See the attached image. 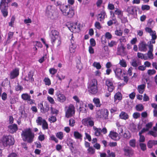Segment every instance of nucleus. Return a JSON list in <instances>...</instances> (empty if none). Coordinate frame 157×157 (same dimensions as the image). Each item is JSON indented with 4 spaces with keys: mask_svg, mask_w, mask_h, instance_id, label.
Returning a JSON list of instances; mask_svg holds the SVG:
<instances>
[{
    "mask_svg": "<svg viewBox=\"0 0 157 157\" xmlns=\"http://www.w3.org/2000/svg\"><path fill=\"white\" fill-rule=\"evenodd\" d=\"M59 9L63 14L68 17H72L75 14V12L72 7L69 5H61Z\"/></svg>",
    "mask_w": 157,
    "mask_h": 157,
    "instance_id": "obj_1",
    "label": "nucleus"
},
{
    "mask_svg": "<svg viewBox=\"0 0 157 157\" xmlns=\"http://www.w3.org/2000/svg\"><path fill=\"white\" fill-rule=\"evenodd\" d=\"M21 136L24 141H26L29 143H31L34 137V134L32 132L30 128L27 129L23 131Z\"/></svg>",
    "mask_w": 157,
    "mask_h": 157,
    "instance_id": "obj_2",
    "label": "nucleus"
},
{
    "mask_svg": "<svg viewBox=\"0 0 157 157\" xmlns=\"http://www.w3.org/2000/svg\"><path fill=\"white\" fill-rule=\"evenodd\" d=\"M98 83L96 79H92L89 80L88 83V91L92 94H95L98 92Z\"/></svg>",
    "mask_w": 157,
    "mask_h": 157,
    "instance_id": "obj_3",
    "label": "nucleus"
},
{
    "mask_svg": "<svg viewBox=\"0 0 157 157\" xmlns=\"http://www.w3.org/2000/svg\"><path fill=\"white\" fill-rule=\"evenodd\" d=\"M1 142L5 147L13 145L14 143V138L11 136H4L1 140Z\"/></svg>",
    "mask_w": 157,
    "mask_h": 157,
    "instance_id": "obj_4",
    "label": "nucleus"
},
{
    "mask_svg": "<svg viewBox=\"0 0 157 157\" xmlns=\"http://www.w3.org/2000/svg\"><path fill=\"white\" fill-rule=\"evenodd\" d=\"M75 113V108L72 104H70L68 107L66 111V117L67 118L71 117L73 116Z\"/></svg>",
    "mask_w": 157,
    "mask_h": 157,
    "instance_id": "obj_5",
    "label": "nucleus"
},
{
    "mask_svg": "<svg viewBox=\"0 0 157 157\" xmlns=\"http://www.w3.org/2000/svg\"><path fill=\"white\" fill-rule=\"evenodd\" d=\"M98 118L106 119L108 115V111L106 109H102L98 111L97 113Z\"/></svg>",
    "mask_w": 157,
    "mask_h": 157,
    "instance_id": "obj_6",
    "label": "nucleus"
},
{
    "mask_svg": "<svg viewBox=\"0 0 157 157\" xmlns=\"http://www.w3.org/2000/svg\"><path fill=\"white\" fill-rule=\"evenodd\" d=\"M69 29L72 32H78L80 30V24H78L77 23L72 24L70 26L68 27Z\"/></svg>",
    "mask_w": 157,
    "mask_h": 157,
    "instance_id": "obj_7",
    "label": "nucleus"
},
{
    "mask_svg": "<svg viewBox=\"0 0 157 157\" xmlns=\"http://www.w3.org/2000/svg\"><path fill=\"white\" fill-rule=\"evenodd\" d=\"M123 151L124 155L127 156H131L133 154V150L128 146L124 147L123 148Z\"/></svg>",
    "mask_w": 157,
    "mask_h": 157,
    "instance_id": "obj_8",
    "label": "nucleus"
},
{
    "mask_svg": "<svg viewBox=\"0 0 157 157\" xmlns=\"http://www.w3.org/2000/svg\"><path fill=\"white\" fill-rule=\"evenodd\" d=\"M109 136L111 139L115 141L119 140L121 138L120 136L117 133L112 131L110 132Z\"/></svg>",
    "mask_w": 157,
    "mask_h": 157,
    "instance_id": "obj_9",
    "label": "nucleus"
},
{
    "mask_svg": "<svg viewBox=\"0 0 157 157\" xmlns=\"http://www.w3.org/2000/svg\"><path fill=\"white\" fill-rule=\"evenodd\" d=\"M59 32L56 30H52L51 31V34L50 36L51 39V41L53 44L59 37Z\"/></svg>",
    "mask_w": 157,
    "mask_h": 157,
    "instance_id": "obj_10",
    "label": "nucleus"
},
{
    "mask_svg": "<svg viewBox=\"0 0 157 157\" xmlns=\"http://www.w3.org/2000/svg\"><path fill=\"white\" fill-rule=\"evenodd\" d=\"M105 84L107 86L108 90L109 92H112L114 89V86L113 82L109 79L106 80Z\"/></svg>",
    "mask_w": 157,
    "mask_h": 157,
    "instance_id": "obj_11",
    "label": "nucleus"
},
{
    "mask_svg": "<svg viewBox=\"0 0 157 157\" xmlns=\"http://www.w3.org/2000/svg\"><path fill=\"white\" fill-rule=\"evenodd\" d=\"M8 130L11 133H13L16 132L18 130V127L17 124H13L8 126Z\"/></svg>",
    "mask_w": 157,
    "mask_h": 157,
    "instance_id": "obj_12",
    "label": "nucleus"
},
{
    "mask_svg": "<svg viewBox=\"0 0 157 157\" xmlns=\"http://www.w3.org/2000/svg\"><path fill=\"white\" fill-rule=\"evenodd\" d=\"M33 72L32 71H30L28 75L23 79L29 82H33L34 81V79L33 77Z\"/></svg>",
    "mask_w": 157,
    "mask_h": 157,
    "instance_id": "obj_13",
    "label": "nucleus"
},
{
    "mask_svg": "<svg viewBox=\"0 0 157 157\" xmlns=\"http://www.w3.org/2000/svg\"><path fill=\"white\" fill-rule=\"evenodd\" d=\"M19 70L17 69H15L10 72V78L13 79L17 77L19 75Z\"/></svg>",
    "mask_w": 157,
    "mask_h": 157,
    "instance_id": "obj_14",
    "label": "nucleus"
},
{
    "mask_svg": "<svg viewBox=\"0 0 157 157\" xmlns=\"http://www.w3.org/2000/svg\"><path fill=\"white\" fill-rule=\"evenodd\" d=\"M7 6H0V9L3 16L5 17H6L8 14Z\"/></svg>",
    "mask_w": 157,
    "mask_h": 157,
    "instance_id": "obj_15",
    "label": "nucleus"
},
{
    "mask_svg": "<svg viewBox=\"0 0 157 157\" xmlns=\"http://www.w3.org/2000/svg\"><path fill=\"white\" fill-rule=\"evenodd\" d=\"M105 16H106V15L105 12L104 11H102L98 15L97 19L98 20L100 21H102L105 19Z\"/></svg>",
    "mask_w": 157,
    "mask_h": 157,
    "instance_id": "obj_16",
    "label": "nucleus"
},
{
    "mask_svg": "<svg viewBox=\"0 0 157 157\" xmlns=\"http://www.w3.org/2000/svg\"><path fill=\"white\" fill-rule=\"evenodd\" d=\"M126 11L128 13V15L130 14H134L136 12L135 7L133 6L128 7Z\"/></svg>",
    "mask_w": 157,
    "mask_h": 157,
    "instance_id": "obj_17",
    "label": "nucleus"
},
{
    "mask_svg": "<svg viewBox=\"0 0 157 157\" xmlns=\"http://www.w3.org/2000/svg\"><path fill=\"white\" fill-rule=\"evenodd\" d=\"M120 119L126 120L128 119L129 118V116L128 113L122 111L119 115Z\"/></svg>",
    "mask_w": 157,
    "mask_h": 157,
    "instance_id": "obj_18",
    "label": "nucleus"
},
{
    "mask_svg": "<svg viewBox=\"0 0 157 157\" xmlns=\"http://www.w3.org/2000/svg\"><path fill=\"white\" fill-rule=\"evenodd\" d=\"M57 100L61 102H63L66 99L65 96L63 94L57 93L56 94Z\"/></svg>",
    "mask_w": 157,
    "mask_h": 157,
    "instance_id": "obj_19",
    "label": "nucleus"
},
{
    "mask_svg": "<svg viewBox=\"0 0 157 157\" xmlns=\"http://www.w3.org/2000/svg\"><path fill=\"white\" fill-rule=\"evenodd\" d=\"M153 125V123L152 122H148L146 124V128H144L141 131L144 132H147L152 128Z\"/></svg>",
    "mask_w": 157,
    "mask_h": 157,
    "instance_id": "obj_20",
    "label": "nucleus"
},
{
    "mask_svg": "<svg viewBox=\"0 0 157 157\" xmlns=\"http://www.w3.org/2000/svg\"><path fill=\"white\" fill-rule=\"evenodd\" d=\"M157 145V140H149L147 143V146L148 148H151L153 146Z\"/></svg>",
    "mask_w": 157,
    "mask_h": 157,
    "instance_id": "obj_21",
    "label": "nucleus"
},
{
    "mask_svg": "<svg viewBox=\"0 0 157 157\" xmlns=\"http://www.w3.org/2000/svg\"><path fill=\"white\" fill-rule=\"evenodd\" d=\"M53 12L52 6H48L47 8L46 13L49 16H53Z\"/></svg>",
    "mask_w": 157,
    "mask_h": 157,
    "instance_id": "obj_22",
    "label": "nucleus"
},
{
    "mask_svg": "<svg viewBox=\"0 0 157 157\" xmlns=\"http://www.w3.org/2000/svg\"><path fill=\"white\" fill-rule=\"evenodd\" d=\"M92 118L91 117H88L83 119L82 121V124L86 126H88Z\"/></svg>",
    "mask_w": 157,
    "mask_h": 157,
    "instance_id": "obj_23",
    "label": "nucleus"
},
{
    "mask_svg": "<svg viewBox=\"0 0 157 157\" xmlns=\"http://www.w3.org/2000/svg\"><path fill=\"white\" fill-rule=\"evenodd\" d=\"M116 76L118 78H121L122 73V70L120 68H117L114 70Z\"/></svg>",
    "mask_w": 157,
    "mask_h": 157,
    "instance_id": "obj_24",
    "label": "nucleus"
},
{
    "mask_svg": "<svg viewBox=\"0 0 157 157\" xmlns=\"http://www.w3.org/2000/svg\"><path fill=\"white\" fill-rule=\"evenodd\" d=\"M145 86V85L144 84L139 85L138 86L137 89L139 93L142 94L143 93L144 91Z\"/></svg>",
    "mask_w": 157,
    "mask_h": 157,
    "instance_id": "obj_25",
    "label": "nucleus"
},
{
    "mask_svg": "<svg viewBox=\"0 0 157 157\" xmlns=\"http://www.w3.org/2000/svg\"><path fill=\"white\" fill-rule=\"evenodd\" d=\"M12 0H2L0 4V6L8 7L9 3L11 2Z\"/></svg>",
    "mask_w": 157,
    "mask_h": 157,
    "instance_id": "obj_26",
    "label": "nucleus"
},
{
    "mask_svg": "<svg viewBox=\"0 0 157 157\" xmlns=\"http://www.w3.org/2000/svg\"><path fill=\"white\" fill-rule=\"evenodd\" d=\"M147 44L143 43H140L139 47V49L141 51L145 52L147 49L146 48Z\"/></svg>",
    "mask_w": 157,
    "mask_h": 157,
    "instance_id": "obj_27",
    "label": "nucleus"
},
{
    "mask_svg": "<svg viewBox=\"0 0 157 157\" xmlns=\"http://www.w3.org/2000/svg\"><path fill=\"white\" fill-rule=\"evenodd\" d=\"M144 132L141 131H140L139 133V135L140 136L139 141L140 143H143L145 142V138L143 135H142V134L144 133Z\"/></svg>",
    "mask_w": 157,
    "mask_h": 157,
    "instance_id": "obj_28",
    "label": "nucleus"
},
{
    "mask_svg": "<svg viewBox=\"0 0 157 157\" xmlns=\"http://www.w3.org/2000/svg\"><path fill=\"white\" fill-rule=\"evenodd\" d=\"M93 129L94 131L95 135L99 136L100 135L101 132V129L100 128H98L95 126H93Z\"/></svg>",
    "mask_w": 157,
    "mask_h": 157,
    "instance_id": "obj_29",
    "label": "nucleus"
},
{
    "mask_svg": "<svg viewBox=\"0 0 157 157\" xmlns=\"http://www.w3.org/2000/svg\"><path fill=\"white\" fill-rule=\"evenodd\" d=\"M13 33L11 32H9L8 33V38L6 43L7 44L10 43L11 42V39L13 37Z\"/></svg>",
    "mask_w": 157,
    "mask_h": 157,
    "instance_id": "obj_30",
    "label": "nucleus"
},
{
    "mask_svg": "<svg viewBox=\"0 0 157 157\" xmlns=\"http://www.w3.org/2000/svg\"><path fill=\"white\" fill-rule=\"evenodd\" d=\"M72 38L71 40V44L70 46L69 51L71 53H74L75 52V49L76 46L74 43H72Z\"/></svg>",
    "mask_w": 157,
    "mask_h": 157,
    "instance_id": "obj_31",
    "label": "nucleus"
},
{
    "mask_svg": "<svg viewBox=\"0 0 157 157\" xmlns=\"http://www.w3.org/2000/svg\"><path fill=\"white\" fill-rule=\"evenodd\" d=\"M125 48L123 46L121 45L117 49V54L118 55H121L124 53Z\"/></svg>",
    "mask_w": 157,
    "mask_h": 157,
    "instance_id": "obj_32",
    "label": "nucleus"
},
{
    "mask_svg": "<svg viewBox=\"0 0 157 157\" xmlns=\"http://www.w3.org/2000/svg\"><path fill=\"white\" fill-rule=\"evenodd\" d=\"M93 102L96 107H100L101 105L100 100L98 98H94L93 99Z\"/></svg>",
    "mask_w": 157,
    "mask_h": 157,
    "instance_id": "obj_33",
    "label": "nucleus"
},
{
    "mask_svg": "<svg viewBox=\"0 0 157 157\" xmlns=\"http://www.w3.org/2000/svg\"><path fill=\"white\" fill-rule=\"evenodd\" d=\"M74 136L76 139L81 140L82 139V135L78 132L75 131L74 132Z\"/></svg>",
    "mask_w": 157,
    "mask_h": 157,
    "instance_id": "obj_34",
    "label": "nucleus"
},
{
    "mask_svg": "<svg viewBox=\"0 0 157 157\" xmlns=\"http://www.w3.org/2000/svg\"><path fill=\"white\" fill-rule=\"evenodd\" d=\"M21 98L23 100L28 101L30 100L31 96L27 94H23L21 95Z\"/></svg>",
    "mask_w": 157,
    "mask_h": 157,
    "instance_id": "obj_35",
    "label": "nucleus"
},
{
    "mask_svg": "<svg viewBox=\"0 0 157 157\" xmlns=\"http://www.w3.org/2000/svg\"><path fill=\"white\" fill-rule=\"evenodd\" d=\"M129 143L131 147L135 148L136 146V140L135 139H132L129 141Z\"/></svg>",
    "mask_w": 157,
    "mask_h": 157,
    "instance_id": "obj_36",
    "label": "nucleus"
},
{
    "mask_svg": "<svg viewBox=\"0 0 157 157\" xmlns=\"http://www.w3.org/2000/svg\"><path fill=\"white\" fill-rule=\"evenodd\" d=\"M119 64L122 67H127V63L126 62L124 59L120 60Z\"/></svg>",
    "mask_w": 157,
    "mask_h": 157,
    "instance_id": "obj_37",
    "label": "nucleus"
},
{
    "mask_svg": "<svg viewBox=\"0 0 157 157\" xmlns=\"http://www.w3.org/2000/svg\"><path fill=\"white\" fill-rule=\"evenodd\" d=\"M45 120L43 119L41 117H39L36 120V122L38 124L41 125Z\"/></svg>",
    "mask_w": 157,
    "mask_h": 157,
    "instance_id": "obj_38",
    "label": "nucleus"
},
{
    "mask_svg": "<svg viewBox=\"0 0 157 157\" xmlns=\"http://www.w3.org/2000/svg\"><path fill=\"white\" fill-rule=\"evenodd\" d=\"M136 108L137 111H141L144 109V107L142 104H140L136 105Z\"/></svg>",
    "mask_w": 157,
    "mask_h": 157,
    "instance_id": "obj_39",
    "label": "nucleus"
},
{
    "mask_svg": "<svg viewBox=\"0 0 157 157\" xmlns=\"http://www.w3.org/2000/svg\"><path fill=\"white\" fill-rule=\"evenodd\" d=\"M122 99V96L121 94L119 92L117 93L114 96L115 100H121Z\"/></svg>",
    "mask_w": 157,
    "mask_h": 157,
    "instance_id": "obj_40",
    "label": "nucleus"
},
{
    "mask_svg": "<svg viewBox=\"0 0 157 157\" xmlns=\"http://www.w3.org/2000/svg\"><path fill=\"white\" fill-rule=\"evenodd\" d=\"M156 71L154 69H149L147 71V73L148 75L151 76L155 74Z\"/></svg>",
    "mask_w": 157,
    "mask_h": 157,
    "instance_id": "obj_41",
    "label": "nucleus"
},
{
    "mask_svg": "<svg viewBox=\"0 0 157 157\" xmlns=\"http://www.w3.org/2000/svg\"><path fill=\"white\" fill-rule=\"evenodd\" d=\"M147 134L153 136L154 137H157V133L156 132L152 130H150L147 133Z\"/></svg>",
    "mask_w": 157,
    "mask_h": 157,
    "instance_id": "obj_42",
    "label": "nucleus"
},
{
    "mask_svg": "<svg viewBox=\"0 0 157 157\" xmlns=\"http://www.w3.org/2000/svg\"><path fill=\"white\" fill-rule=\"evenodd\" d=\"M93 66L98 69H100L101 68V66L99 63L94 62L93 63Z\"/></svg>",
    "mask_w": 157,
    "mask_h": 157,
    "instance_id": "obj_43",
    "label": "nucleus"
},
{
    "mask_svg": "<svg viewBox=\"0 0 157 157\" xmlns=\"http://www.w3.org/2000/svg\"><path fill=\"white\" fill-rule=\"evenodd\" d=\"M56 136L59 139L62 140L63 137V133L61 132H58L56 133Z\"/></svg>",
    "mask_w": 157,
    "mask_h": 157,
    "instance_id": "obj_44",
    "label": "nucleus"
},
{
    "mask_svg": "<svg viewBox=\"0 0 157 157\" xmlns=\"http://www.w3.org/2000/svg\"><path fill=\"white\" fill-rule=\"evenodd\" d=\"M150 9V6L148 5H143L141 6V10H148Z\"/></svg>",
    "mask_w": 157,
    "mask_h": 157,
    "instance_id": "obj_45",
    "label": "nucleus"
},
{
    "mask_svg": "<svg viewBox=\"0 0 157 157\" xmlns=\"http://www.w3.org/2000/svg\"><path fill=\"white\" fill-rule=\"evenodd\" d=\"M141 150L143 151H144L146 149V144L143 143H140L139 144Z\"/></svg>",
    "mask_w": 157,
    "mask_h": 157,
    "instance_id": "obj_46",
    "label": "nucleus"
},
{
    "mask_svg": "<svg viewBox=\"0 0 157 157\" xmlns=\"http://www.w3.org/2000/svg\"><path fill=\"white\" fill-rule=\"evenodd\" d=\"M44 81L46 85L49 86L51 84L50 80L48 78H45L44 79Z\"/></svg>",
    "mask_w": 157,
    "mask_h": 157,
    "instance_id": "obj_47",
    "label": "nucleus"
},
{
    "mask_svg": "<svg viewBox=\"0 0 157 157\" xmlns=\"http://www.w3.org/2000/svg\"><path fill=\"white\" fill-rule=\"evenodd\" d=\"M116 19H113L112 20H110L107 22V24L109 26L112 25L113 23H116Z\"/></svg>",
    "mask_w": 157,
    "mask_h": 157,
    "instance_id": "obj_48",
    "label": "nucleus"
},
{
    "mask_svg": "<svg viewBox=\"0 0 157 157\" xmlns=\"http://www.w3.org/2000/svg\"><path fill=\"white\" fill-rule=\"evenodd\" d=\"M115 33L116 35L120 36H121L123 33L122 31L121 30H116L115 31Z\"/></svg>",
    "mask_w": 157,
    "mask_h": 157,
    "instance_id": "obj_49",
    "label": "nucleus"
},
{
    "mask_svg": "<svg viewBox=\"0 0 157 157\" xmlns=\"http://www.w3.org/2000/svg\"><path fill=\"white\" fill-rule=\"evenodd\" d=\"M75 121L74 119L71 118L70 119L69 121V124L70 126L71 127L75 125Z\"/></svg>",
    "mask_w": 157,
    "mask_h": 157,
    "instance_id": "obj_50",
    "label": "nucleus"
},
{
    "mask_svg": "<svg viewBox=\"0 0 157 157\" xmlns=\"http://www.w3.org/2000/svg\"><path fill=\"white\" fill-rule=\"evenodd\" d=\"M95 27L98 29H100L101 28L100 23L98 21H96L94 24Z\"/></svg>",
    "mask_w": 157,
    "mask_h": 157,
    "instance_id": "obj_51",
    "label": "nucleus"
},
{
    "mask_svg": "<svg viewBox=\"0 0 157 157\" xmlns=\"http://www.w3.org/2000/svg\"><path fill=\"white\" fill-rule=\"evenodd\" d=\"M140 117V114L138 112L134 113L133 114V117L134 119H137Z\"/></svg>",
    "mask_w": 157,
    "mask_h": 157,
    "instance_id": "obj_52",
    "label": "nucleus"
},
{
    "mask_svg": "<svg viewBox=\"0 0 157 157\" xmlns=\"http://www.w3.org/2000/svg\"><path fill=\"white\" fill-rule=\"evenodd\" d=\"M42 125V128L44 129H47L48 128V124L45 121H44Z\"/></svg>",
    "mask_w": 157,
    "mask_h": 157,
    "instance_id": "obj_53",
    "label": "nucleus"
},
{
    "mask_svg": "<svg viewBox=\"0 0 157 157\" xmlns=\"http://www.w3.org/2000/svg\"><path fill=\"white\" fill-rule=\"evenodd\" d=\"M38 107L40 109L41 112L44 113V108L42 103H41L38 105Z\"/></svg>",
    "mask_w": 157,
    "mask_h": 157,
    "instance_id": "obj_54",
    "label": "nucleus"
},
{
    "mask_svg": "<svg viewBox=\"0 0 157 157\" xmlns=\"http://www.w3.org/2000/svg\"><path fill=\"white\" fill-rule=\"evenodd\" d=\"M105 37L108 39H110L112 38V35L109 32H107L105 34Z\"/></svg>",
    "mask_w": 157,
    "mask_h": 157,
    "instance_id": "obj_55",
    "label": "nucleus"
},
{
    "mask_svg": "<svg viewBox=\"0 0 157 157\" xmlns=\"http://www.w3.org/2000/svg\"><path fill=\"white\" fill-rule=\"evenodd\" d=\"M47 99L52 104H54L55 103V101L53 98L50 96H48L47 97Z\"/></svg>",
    "mask_w": 157,
    "mask_h": 157,
    "instance_id": "obj_56",
    "label": "nucleus"
},
{
    "mask_svg": "<svg viewBox=\"0 0 157 157\" xmlns=\"http://www.w3.org/2000/svg\"><path fill=\"white\" fill-rule=\"evenodd\" d=\"M91 46L94 47L96 43L95 40L93 38H91L90 40Z\"/></svg>",
    "mask_w": 157,
    "mask_h": 157,
    "instance_id": "obj_57",
    "label": "nucleus"
},
{
    "mask_svg": "<svg viewBox=\"0 0 157 157\" xmlns=\"http://www.w3.org/2000/svg\"><path fill=\"white\" fill-rule=\"evenodd\" d=\"M137 56L139 58L141 59H144L145 60L146 59L144 56V55L142 53L138 52L137 53Z\"/></svg>",
    "mask_w": 157,
    "mask_h": 157,
    "instance_id": "obj_58",
    "label": "nucleus"
},
{
    "mask_svg": "<svg viewBox=\"0 0 157 157\" xmlns=\"http://www.w3.org/2000/svg\"><path fill=\"white\" fill-rule=\"evenodd\" d=\"M152 52L148 51L147 53L148 57L151 59H153L154 58L153 55L152 53Z\"/></svg>",
    "mask_w": 157,
    "mask_h": 157,
    "instance_id": "obj_59",
    "label": "nucleus"
},
{
    "mask_svg": "<svg viewBox=\"0 0 157 157\" xmlns=\"http://www.w3.org/2000/svg\"><path fill=\"white\" fill-rule=\"evenodd\" d=\"M117 44V42L114 41H112L110 42L109 43L108 45L110 47H112L113 46L116 45Z\"/></svg>",
    "mask_w": 157,
    "mask_h": 157,
    "instance_id": "obj_60",
    "label": "nucleus"
},
{
    "mask_svg": "<svg viewBox=\"0 0 157 157\" xmlns=\"http://www.w3.org/2000/svg\"><path fill=\"white\" fill-rule=\"evenodd\" d=\"M49 71L50 73L52 75L55 74L57 71V70H56L53 68H50L49 69Z\"/></svg>",
    "mask_w": 157,
    "mask_h": 157,
    "instance_id": "obj_61",
    "label": "nucleus"
},
{
    "mask_svg": "<svg viewBox=\"0 0 157 157\" xmlns=\"http://www.w3.org/2000/svg\"><path fill=\"white\" fill-rule=\"evenodd\" d=\"M149 100V97L146 94L144 95L143 101H148Z\"/></svg>",
    "mask_w": 157,
    "mask_h": 157,
    "instance_id": "obj_62",
    "label": "nucleus"
},
{
    "mask_svg": "<svg viewBox=\"0 0 157 157\" xmlns=\"http://www.w3.org/2000/svg\"><path fill=\"white\" fill-rule=\"evenodd\" d=\"M115 14H117L118 15H122L123 14V13L121 11L118 9H117L115 10Z\"/></svg>",
    "mask_w": 157,
    "mask_h": 157,
    "instance_id": "obj_63",
    "label": "nucleus"
},
{
    "mask_svg": "<svg viewBox=\"0 0 157 157\" xmlns=\"http://www.w3.org/2000/svg\"><path fill=\"white\" fill-rule=\"evenodd\" d=\"M7 98V95L6 93L3 92L2 95V98L3 100H5Z\"/></svg>",
    "mask_w": 157,
    "mask_h": 157,
    "instance_id": "obj_64",
    "label": "nucleus"
}]
</instances>
